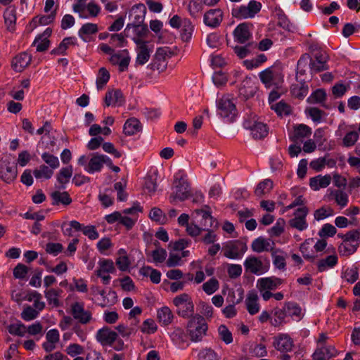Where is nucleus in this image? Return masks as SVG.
Masks as SVG:
<instances>
[{"label":"nucleus","mask_w":360,"mask_h":360,"mask_svg":"<svg viewBox=\"0 0 360 360\" xmlns=\"http://www.w3.org/2000/svg\"><path fill=\"white\" fill-rule=\"evenodd\" d=\"M88 161V158L82 155L77 160V164L84 167V169L89 173L94 174L100 172L104 164L111 163L110 159L104 155L98 153L91 154V158Z\"/></svg>","instance_id":"f257e3e1"},{"label":"nucleus","mask_w":360,"mask_h":360,"mask_svg":"<svg viewBox=\"0 0 360 360\" xmlns=\"http://www.w3.org/2000/svg\"><path fill=\"white\" fill-rule=\"evenodd\" d=\"M193 218L199 221V219H201L200 225L201 227L191 223L186 226V232L191 236H198L202 230L208 229L213 226L214 220L210 213L207 211L202 210H196L192 214Z\"/></svg>","instance_id":"f03ea898"},{"label":"nucleus","mask_w":360,"mask_h":360,"mask_svg":"<svg viewBox=\"0 0 360 360\" xmlns=\"http://www.w3.org/2000/svg\"><path fill=\"white\" fill-rule=\"evenodd\" d=\"M217 113L224 122H233L238 114L233 100L229 96L219 98L217 101Z\"/></svg>","instance_id":"7ed1b4c3"},{"label":"nucleus","mask_w":360,"mask_h":360,"mask_svg":"<svg viewBox=\"0 0 360 360\" xmlns=\"http://www.w3.org/2000/svg\"><path fill=\"white\" fill-rule=\"evenodd\" d=\"M172 303L176 307V314L183 318L193 316L195 306L192 297L187 293H181L173 298Z\"/></svg>","instance_id":"20e7f679"},{"label":"nucleus","mask_w":360,"mask_h":360,"mask_svg":"<svg viewBox=\"0 0 360 360\" xmlns=\"http://www.w3.org/2000/svg\"><path fill=\"white\" fill-rule=\"evenodd\" d=\"M245 270L257 276H261L267 273L270 269V261L268 258L248 256L243 263Z\"/></svg>","instance_id":"39448f33"},{"label":"nucleus","mask_w":360,"mask_h":360,"mask_svg":"<svg viewBox=\"0 0 360 360\" xmlns=\"http://www.w3.org/2000/svg\"><path fill=\"white\" fill-rule=\"evenodd\" d=\"M259 77L266 88H278L283 82L284 75L277 67H269L259 73Z\"/></svg>","instance_id":"423d86ee"},{"label":"nucleus","mask_w":360,"mask_h":360,"mask_svg":"<svg viewBox=\"0 0 360 360\" xmlns=\"http://www.w3.org/2000/svg\"><path fill=\"white\" fill-rule=\"evenodd\" d=\"M262 4L255 0H251L248 5L235 6L231 10L233 18L244 20L253 18L261 11Z\"/></svg>","instance_id":"0eeeda50"},{"label":"nucleus","mask_w":360,"mask_h":360,"mask_svg":"<svg viewBox=\"0 0 360 360\" xmlns=\"http://www.w3.org/2000/svg\"><path fill=\"white\" fill-rule=\"evenodd\" d=\"M207 330V325L202 316L195 314L188 321V330L193 341H200L205 335Z\"/></svg>","instance_id":"6e6552de"},{"label":"nucleus","mask_w":360,"mask_h":360,"mask_svg":"<svg viewBox=\"0 0 360 360\" xmlns=\"http://www.w3.org/2000/svg\"><path fill=\"white\" fill-rule=\"evenodd\" d=\"M116 271L115 263L110 259L101 258L97 264L94 274L101 279L104 285H108L111 280L110 274Z\"/></svg>","instance_id":"1a4fd4ad"},{"label":"nucleus","mask_w":360,"mask_h":360,"mask_svg":"<svg viewBox=\"0 0 360 360\" xmlns=\"http://www.w3.org/2000/svg\"><path fill=\"white\" fill-rule=\"evenodd\" d=\"M243 126L245 129H249L251 131L252 136L257 139H262L268 134L266 124L259 122L255 115L245 118Z\"/></svg>","instance_id":"9d476101"},{"label":"nucleus","mask_w":360,"mask_h":360,"mask_svg":"<svg viewBox=\"0 0 360 360\" xmlns=\"http://www.w3.org/2000/svg\"><path fill=\"white\" fill-rule=\"evenodd\" d=\"M87 6L86 19L96 18L101 13V7L94 1L89 0H74L72 4V11L82 16V9Z\"/></svg>","instance_id":"9b49d317"},{"label":"nucleus","mask_w":360,"mask_h":360,"mask_svg":"<svg viewBox=\"0 0 360 360\" xmlns=\"http://www.w3.org/2000/svg\"><path fill=\"white\" fill-rule=\"evenodd\" d=\"M309 210L307 207L302 206L295 210L294 217L289 220V225L300 231L306 230L308 228L307 216Z\"/></svg>","instance_id":"f8f14e48"},{"label":"nucleus","mask_w":360,"mask_h":360,"mask_svg":"<svg viewBox=\"0 0 360 360\" xmlns=\"http://www.w3.org/2000/svg\"><path fill=\"white\" fill-rule=\"evenodd\" d=\"M247 250V246L243 243L236 241L226 246L224 250V255L226 257L231 259H239Z\"/></svg>","instance_id":"ddd939ff"},{"label":"nucleus","mask_w":360,"mask_h":360,"mask_svg":"<svg viewBox=\"0 0 360 360\" xmlns=\"http://www.w3.org/2000/svg\"><path fill=\"white\" fill-rule=\"evenodd\" d=\"M117 338V332L107 326L99 329L96 334L97 341L103 346H112Z\"/></svg>","instance_id":"4468645a"},{"label":"nucleus","mask_w":360,"mask_h":360,"mask_svg":"<svg viewBox=\"0 0 360 360\" xmlns=\"http://www.w3.org/2000/svg\"><path fill=\"white\" fill-rule=\"evenodd\" d=\"M223 20V12L219 8L210 9L205 13L204 23L212 28L218 27Z\"/></svg>","instance_id":"2eb2a0df"},{"label":"nucleus","mask_w":360,"mask_h":360,"mask_svg":"<svg viewBox=\"0 0 360 360\" xmlns=\"http://www.w3.org/2000/svg\"><path fill=\"white\" fill-rule=\"evenodd\" d=\"M136 43L137 44L136 62L137 64L143 65L148 61L153 49L146 41L136 40Z\"/></svg>","instance_id":"dca6fc26"},{"label":"nucleus","mask_w":360,"mask_h":360,"mask_svg":"<svg viewBox=\"0 0 360 360\" xmlns=\"http://www.w3.org/2000/svg\"><path fill=\"white\" fill-rule=\"evenodd\" d=\"M273 345L278 351L288 352L292 349L293 341L288 334L280 333L274 338Z\"/></svg>","instance_id":"f3484780"},{"label":"nucleus","mask_w":360,"mask_h":360,"mask_svg":"<svg viewBox=\"0 0 360 360\" xmlns=\"http://www.w3.org/2000/svg\"><path fill=\"white\" fill-rule=\"evenodd\" d=\"M114 65H118L121 72L126 70L130 62V57L127 50L115 52L109 58Z\"/></svg>","instance_id":"a211bd4d"},{"label":"nucleus","mask_w":360,"mask_h":360,"mask_svg":"<svg viewBox=\"0 0 360 360\" xmlns=\"http://www.w3.org/2000/svg\"><path fill=\"white\" fill-rule=\"evenodd\" d=\"M274 245L275 243L272 240L261 236L253 240L251 244V248L253 252L261 253L263 252H272Z\"/></svg>","instance_id":"6ab92c4d"},{"label":"nucleus","mask_w":360,"mask_h":360,"mask_svg":"<svg viewBox=\"0 0 360 360\" xmlns=\"http://www.w3.org/2000/svg\"><path fill=\"white\" fill-rule=\"evenodd\" d=\"M132 260L124 248H120L116 253L115 264L118 269L123 272L129 271Z\"/></svg>","instance_id":"aec40b11"},{"label":"nucleus","mask_w":360,"mask_h":360,"mask_svg":"<svg viewBox=\"0 0 360 360\" xmlns=\"http://www.w3.org/2000/svg\"><path fill=\"white\" fill-rule=\"evenodd\" d=\"M72 313L75 319L82 323H89L91 319V313L84 309V305L82 302H75L72 305Z\"/></svg>","instance_id":"412c9836"},{"label":"nucleus","mask_w":360,"mask_h":360,"mask_svg":"<svg viewBox=\"0 0 360 360\" xmlns=\"http://www.w3.org/2000/svg\"><path fill=\"white\" fill-rule=\"evenodd\" d=\"M282 283L281 279L275 277H263L257 281L256 287L258 290H274Z\"/></svg>","instance_id":"4be33fe9"},{"label":"nucleus","mask_w":360,"mask_h":360,"mask_svg":"<svg viewBox=\"0 0 360 360\" xmlns=\"http://www.w3.org/2000/svg\"><path fill=\"white\" fill-rule=\"evenodd\" d=\"M174 191L170 196L171 200H184L186 199L189 195L188 184L184 179L175 181Z\"/></svg>","instance_id":"5701e85b"},{"label":"nucleus","mask_w":360,"mask_h":360,"mask_svg":"<svg viewBox=\"0 0 360 360\" xmlns=\"http://www.w3.org/2000/svg\"><path fill=\"white\" fill-rule=\"evenodd\" d=\"M311 129L306 124H300L293 127L290 139L295 142H303L304 139L311 135Z\"/></svg>","instance_id":"b1692460"},{"label":"nucleus","mask_w":360,"mask_h":360,"mask_svg":"<svg viewBox=\"0 0 360 360\" xmlns=\"http://www.w3.org/2000/svg\"><path fill=\"white\" fill-rule=\"evenodd\" d=\"M257 89L254 79L250 77H245L242 82L239 92L240 94L245 98H249L255 96Z\"/></svg>","instance_id":"393cba45"},{"label":"nucleus","mask_w":360,"mask_h":360,"mask_svg":"<svg viewBox=\"0 0 360 360\" xmlns=\"http://www.w3.org/2000/svg\"><path fill=\"white\" fill-rule=\"evenodd\" d=\"M98 31V25L96 23L86 22L82 25L78 30V36L84 42H89L91 40L92 35Z\"/></svg>","instance_id":"a878e982"},{"label":"nucleus","mask_w":360,"mask_h":360,"mask_svg":"<svg viewBox=\"0 0 360 360\" xmlns=\"http://www.w3.org/2000/svg\"><path fill=\"white\" fill-rule=\"evenodd\" d=\"M170 55V51L168 47H160L156 50L155 54V62L154 68L159 72H162L167 67L165 60L167 57Z\"/></svg>","instance_id":"bb28decb"},{"label":"nucleus","mask_w":360,"mask_h":360,"mask_svg":"<svg viewBox=\"0 0 360 360\" xmlns=\"http://www.w3.org/2000/svg\"><path fill=\"white\" fill-rule=\"evenodd\" d=\"M31 60V56L27 53H20L13 58L11 63L12 68L15 72H20L29 65Z\"/></svg>","instance_id":"cd10ccee"},{"label":"nucleus","mask_w":360,"mask_h":360,"mask_svg":"<svg viewBox=\"0 0 360 360\" xmlns=\"http://www.w3.org/2000/svg\"><path fill=\"white\" fill-rule=\"evenodd\" d=\"M338 351L332 346H324L318 348L313 354L314 360H328L333 356H335Z\"/></svg>","instance_id":"c85d7f7f"},{"label":"nucleus","mask_w":360,"mask_h":360,"mask_svg":"<svg viewBox=\"0 0 360 360\" xmlns=\"http://www.w3.org/2000/svg\"><path fill=\"white\" fill-rule=\"evenodd\" d=\"M4 24L8 31L13 32L15 30L16 24V8L14 6H9L4 12Z\"/></svg>","instance_id":"c756f323"},{"label":"nucleus","mask_w":360,"mask_h":360,"mask_svg":"<svg viewBox=\"0 0 360 360\" xmlns=\"http://www.w3.org/2000/svg\"><path fill=\"white\" fill-rule=\"evenodd\" d=\"M274 266L281 271L286 269L287 254L281 249H275L271 252Z\"/></svg>","instance_id":"7c9ffc66"},{"label":"nucleus","mask_w":360,"mask_h":360,"mask_svg":"<svg viewBox=\"0 0 360 360\" xmlns=\"http://www.w3.org/2000/svg\"><path fill=\"white\" fill-rule=\"evenodd\" d=\"M284 310L288 316L292 320L300 321L304 316V311L299 304L295 302H287L284 304Z\"/></svg>","instance_id":"2f4dec72"},{"label":"nucleus","mask_w":360,"mask_h":360,"mask_svg":"<svg viewBox=\"0 0 360 360\" xmlns=\"http://www.w3.org/2000/svg\"><path fill=\"white\" fill-rule=\"evenodd\" d=\"M245 305L248 311L251 315L256 314L259 311V297L256 292L250 291L248 292L245 300Z\"/></svg>","instance_id":"473e14b6"},{"label":"nucleus","mask_w":360,"mask_h":360,"mask_svg":"<svg viewBox=\"0 0 360 360\" xmlns=\"http://www.w3.org/2000/svg\"><path fill=\"white\" fill-rule=\"evenodd\" d=\"M124 103V97L121 91L111 90L108 91L105 97V104L110 105H122Z\"/></svg>","instance_id":"72a5a7b5"},{"label":"nucleus","mask_w":360,"mask_h":360,"mask_svg":"<svg viewBox=\"0 0 360 360\" xmlns=\"http://www.w3.org/2000/svg\"><path fill=\"white\" fill-rule=\"evenodd\" d=\"M146 9L143 4L134 5L129 12V18L131 19L133 24H140L145 18Z\"/></svg>","instance_id":"f704fd0d"},{"label":"nucleus","mask_w":360,"mask_h":360,"mask_svg":"<svg viewBox=\"0 0 360 360\" xmlns=\"http://www.w3.org/2000/svg\"><path fill=\"white\" fill-rule=\"evenodd\" d=\"M330 175H318L310 179L309 186L314 191H319L321 188H326L330 185Z\"/></svg>","instance_id":"c9c22d12"},{"label":"nucleus","mask_w":360,"mask_h":360,"mask_svg":"<svg viewBox=\"0 0 360 360\" xmlns=\"http://www.w3.org/2000/svg\"><path fill=\"white\" fill-rule=\"evenodd\" d=\"M233 36L238 42L241 44L246 42L251 36L248 25L245 23L238 25L233 31Z\"/></svg>","instance_id":"e433bc0d"},{"label":"nucleus","mask_w":360,"mask_h":360,"mask_svg":"<svg viewBox=\"0 0 360 360\" xmlns=\"http://www.w3.org/2000/svg\"><path fill=\"white\" fill-rule=\"evenodd\" d=\"M329 198L333 199L340 208L346 207L349 202V195L342 190H331Z\"/></svg>","instance_id":"4c0bfd02"},{"label":"nucleus","mask_w":360,"mask_h":360,"mask_svg":"<svg viewBox=\"0 0 360 360\" xmlns=\"http://www.w3.org/2000/svg\"><path fill=\"white\" fill-rule=\"evenodd\" d=\"M56 16V11H51L50 13H48L45 15L36 16L34 17L30 22V26L32 28H35L38 25H47L53 22Z\"/></svg>","instance_id":"58836bf2"},{"label":"nucleus","mask_w":360,"mask_h":360,"mask_svg":"<svg viewBox=\"0 0 360 360\" xmlns=\"http://www.w3.org/2000/svg\"><path fill=\"white\" fill-rule=\"evenodd\" d=\"M139 273L143 276L149 277L153 283L158 284L161 281L160 271L149 266H142L139 269Z\"/></svg>","instance_id":"ea45409f"},{"label":"nucleus","mask_w":360,"mask_h":360,"mask_svg":"<svg viewBox=\"0 0 360 360\" xmlns=\"http://www.w3.org/2000/svg\"><path fill=\"white\" fill-rule=\"evenodd\" d=\"M141 126L139 121L136 118H131L126 121L123 127V131L127 136H132L139 132Z\"/></svg>","instance_id":"a19ab883"},{"label":"nucleus","mask_w":360,"mask_h":360,"mask_svg":"<svg viewBox=\"0 0 360 360\" xmlns=\"http://www.w3.org/2000/svg\"><path fill=\"white\" fill-rule=\"evenodd\" d=\"M327 56L326 54L317 53L315 58L311 61L310 68L314 72H319L327 69Z\"/></svg>","instance_id":"79ce46f5"},{"label":"nucleus","mask_w":360,"mask_h":360,"mask_svg":"<svg viewBox=\"0 0 360 360\" xmlns=\"http://www.w3.org/2000/svg\"><path fill=\"white\" fill-rule=\"evenodd\" d=\"M147 255L148 257V261L149 262H153L158 264L165 261L167 253L165 249L158 248L155 250L148 252Z\"/></svg>","instance_id":"37998d69"},{"label":"nucleus","mask_w":360,"mask_h":360,"mask_svg":"<svg viewBox=\"0 0 360 360\" xmlns=\"http://www.w3.org/2000/svg\"><path fill=\"white\" fill-rule=\"evenodd\" d=\"M157 317L162 325L167 326L172 323L173 314L168 307H162L158 309Z\"/></svg>","instance_id":"c03bdc74"},{"label":"nucleus","mask_w":360,"mask_h":360,"mask_svg":"<svg viewBox=\"0 0 360 360\" xmlns=\"http://www.w3.org/2000/svg\"><path fill=\"white\" fill-rule=\"evenodd\" d=\"M51 32V31L49 29H46L41 35L35 39L34 45L36 46L38 51H44L48 49L49 45L48 37L50 35Z\"/></svg>","instance_id":"a18cd8bd"},{"label":"nucleus","mask_w":360,"mask_h":360,"mask_svg":"<svg viewBox=\"0 0 360 360\" xmlns=\"http://www.w3.org/2000/svg\"><path fill=\"white\" fill-rule=\"evenodd\" d=\"M337 263L338 257L335 255H331L319 261L317 267L319 271H325L335 266Z\"/></svg>","instance_id":"49530a36"},{"label":"nucleus","mask_w":360,"mask_h":360,"mask_svg":"<svg viewBox=\"0 0 360 360\" xmlns=\"http://www.w3.org/2000/svg\"><path fill=\"white\" fill-rule=\"evenodd\" d=\"M72 167L68 166L65 167H63L59 171L58 174L57 175V181L58 183L63 187L67 183L69 182L72 175Z\"/></svg>","instance_id":"de8ad7c7"},{"label":"nucleus","mask_w":360,"mask_h":360,"mask_svg":"<svg viewBox=\"0 0 360 360\" xmlns=\"http://www.w3.org/2000/svg\"><path fill=\"white\" fill-rule=\"evenodd\" d=\"M76 44L77 39L75 37H66L61 41L58 48L53 50V52L56 54L63 55L68 49Z\"/></svg>","instance_id":"09e8293b"},{"label":"nucleus","mask_w":360,"mask_h":360,"mask_svg":"<svg viewBox=\"0 0 360 360\" xmlns=\"http://www.w3.org/2000/svg\"><path fill=\"white\" fill-rule=\"evenodd\" d=\"M8 330L11 335L24 337L27 333V326L20 321H16L8 326Z\"/></svg>","instance_id":"8fccbe9b"},{"label":"nucleus","mask_w":360,"mask_h":360,"mask_svg":"<svg viewBox=\"0 0 360 360\" xmlns=\"http://www.w3.org/2000/svg\"><path fill=\"white\" fill-rule=\"evenodd\" d=\"M305 112L307 116L316 124L323 122L326 117V114L316 108H309L305 110Z\"/></svg>","instance_id":"3c124183"},{"label":"nucleus","mask_w":360,"mask_h":360,"mask_svg":"<svg viewBox=\"0 0 360 360\" xmlns=\"http://www.w3.org/2000/svg\"><path fill=\"white\" fill-rule=\"evenodd\" d=\"M193 25L190 20L184 19L182 25L181 27V36L183 40H189L193 34Z\"/></svg>","instance_id":"603ef678"},{"label":"nucleus","mask_w":360,"mask_h":360,"mask_svg":"<svg viewBox=\"0 0 360 360\" xmlns=\"http://www.w3.org/2000/svg\"><path fill=\"white\" fill-rule=\"evenodd\" d=\"M333 215L334 211L330 207H321L314 212V217L316 221L323 220Z\"/></svg>","instance_id":"864d4df0"},{"label":"nucleus","mask_w":360,"mask_h":360,"mask_svg":"<svg viewBox=\"0 0 360 360\" xmlns=\"http://www.w3.org/2000/svg\"><path fill=\"white\" fill-rule=\"evenodd\" d=\"M34 176L37 179H49L53 174V169H49L45 165H41L39 168L34 170Z\"/></svg>","instance_id":"5fc2aeb1"},{"label":"nucleus","mask_w":360,"mask_h":360,"mask_svg":"<svg viewBox=\"0 0 360 360\" xmlns=\"http://www.w3.org/2000/svg\"><path fill=\"white\" fill-rule=\"evenodd\" d=\"M271 108L278 116L288 115L290 112V107L282 101L276 103H272Z\"/></svg>","instance_id":"6e6d98bb"},{"label":"nucleus","mask_w":360,"mask_h":360,"mask_svg":"<svg viewBox=\"0 0 360 360\" xmlns=\"http://www.w3.org/2000/svg\"><path fill=\"white\" fill-rule=\"evenodd\" d=\"M272 188L273 181L269 179H264L257 185L255 189V194L258 196H261L270 192Z\"/></svg>","instance_id":"4d7b16f0"},{"label":"nucleus","mask_w":360,"mask_h":360,"mask_svg":"<svg viewBox=\"0 0 360 360\" xmlns=\"http://www.w3.org/2000/svg\"><path fill=\"white\" fill-rule=\"evenodd\" d=\"M158 330V325L152 319H146L141 326V331L145 334H153Z\"/></svg>","instance_id":"13d9d810"},{"label":"nucleus","mask_w":360,"mask_h":360,"mask_svg":"<svg viewBox=\"0 0 360 360\" xmlns=\"http://www.w3.org/2000/svg\"><path fill=\"white\" fill-rule=\"evenodd\" d=\"M342 278L349 283H354L359 278V270L356 266L347 268L342 273Z\"/></svg>","instance_id":"bf43d9fd"},{"label":"nucleus","mask_w":360,"mask_h":360,"mask_svg":"<svg viewBox=\"0 0 360 360\" xmlns=\"http://www.w3.org/2000/svg\"><path fill=\"white\" fill-rule=\"evenodd\" d=\"M110 79L109 72L104 68L99 69L96 78V86L98 89H102Z\"/></svg>","instance_id":"052dcab7"},{"label":"nucleus","mask_w":360,"mask_h":360,"mask_svg":"<svg viewBox=\"0 0 360 360\" xmlns=\"http://www.w3.org/2000/svg\"><path fill=\"white\" fill-rule=\"evenodd\" d=\"M326 97V94L323 89H317L307 98V101L311 104L323 103Z\"/></svg>","instance_id":"680f3d73"},{"label":"nucleus","mask_w":360,"mask_h":360,"mask_svg":"<svg viewBox=\"0 0 360 360\" xmlns=\"http://www.w3.org/2000/svg\"><path fill=\"white\" fill-rule=\"evenodd\" d=\"M53 200L56 203H62L63 205H69L72 200L67 192L54 191L51 194Z\"/></svg>","instance_id":"e2e57ef3"},{"label":"nucleus","mask_w":360,"mask_h":360,"mask_svg":"<svg viewBox=\"0 0 360 360\" xmlns=\"http://www.w3.org/2000/svg\"><path fill=\"white\" fill-rule=\"evenodd\" d=\"M358 246V243H352L348 240H344L339 247V252L343 255H349L353 254Z\"/></svg>","instance_id":"0e129e2a"},{"label":"nucleus","mask_w":360,"mask_h":360,"mask_svg":"<svg viewBox=\"0 0 360 360\" xmlns=\"http://www.w3.org/2000/svg\"><path fill=\"white\" fill-rule=\"evenodd\" d=\"M198 360H219L217 353L210 348L201 349L198 354Z\"/></svg>","instance_id":"69168bd1"},{"label":"nucleus","mask_w":360,"mask_h":360,"mask_svg":"<svg viewBox=\"0 0 360 360\" xmlns=\"http://www.w3.org/2000/svg\"><path fill=\"white\" fill-rule=\"evenodd\" d=\"M359 139V133L356 131H351L346 133L342 139V145L345 147L353 146Z\"/></svg>","instance_id":"338daca9"},{"label":"nucleus","mask_w":360,"mask_h":360,"mask_svg":"<svg viewBox=\"0 0 360 360\" xmlns=\"http://www.w3.org/2000/svg\"><path fill=\"white\" fill-rule=\"evenodd\" d=\"M244 291L241 288H238L229 292L227 300L233 304L240 303L243 299Z\"/></svg>","instance_id":"774afa93"}]
</instances>
